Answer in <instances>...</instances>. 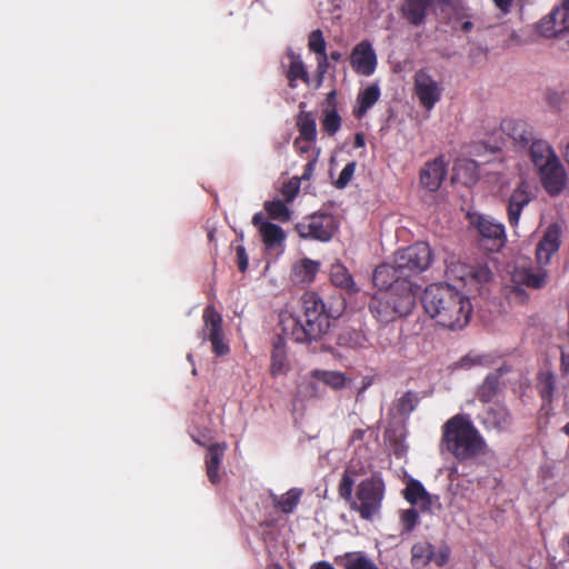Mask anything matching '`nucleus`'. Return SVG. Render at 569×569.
Masks as SVG:
<instances>
[{"label": "nucleus", "instance_id": "1", "mask_svg": "<svg viewBox=\"0 0 569 569\" xmlns=\"http://www.w3.org/2000/svg\"><path fill=\"white\" fill-rule=\"evenodd\" d=\"M399 263L379 264L372 274L379 291L371 298L369 309L382 323H389L411 313L421 287L401 274Z\"/></svg>", "mask_w": 569, "mask_h": 569}, {"label": "nucleus", "instance_id": "2", "mask_svg": "<svg viewBox=\"0 0 569 569\" xmlns=\"http://www.w3.org/2000/svg\"><path fill=\"white\" fill-rule=\"evenodd\" d=\"M421 301L425 311L443 328L461 330L470 321L472 305L469 297L449 283L428 286Z\"/></svg>", "mask_w": 569, "mask_h": 569}, {"label": "nucleus", "instance_id": "3", "mask_svg": "<svg viewBox=\"0 0 569 569\" xmlns=\"http://www.w3.org/2000/svg\"><path fill=\"white\" fill-rule=\"evenodd\" d=\"M301 308L300 317L289 316L282 320L283 332L299 343L319 341L328 333L332 315L315 291L302 295Z\"/></svg>", "mask_w": 569, "mask_h": 569}, {"label": "nucleus", "instance_id": "4", "mask_svg": "<svg viewBox=\"0 0 569 569\" xmlns=\"http://www.w3.org/2000/svg\"><path fill=\"white\" fill-rule=\"evenodd\" d=\"M441 431V451L446 450L459 462L473 460L487 452V442L469 415H455L442 425Z\"/></svg>", "mask_w": 569, "mask_h": 569}, {"label": "nucleus", "instance_id": "5", "mask_svg": "<svg viewBox=\"0 0 569 569\" xmlns=\"http://www.w3.org/2000/svg\"><path fill=\"white\" fill-rule=\"evenodd\" d=\"M355 473L350 467L343 471L338 486L339 497L348 502L351 510L358 512L361 519L372 520L381 510L386 491L385 482L380 476L373 475L363 479L357 486L356 495L352 496Z\"/></svg>", "mask_w": 569, "mask_h": 569}, {"label": "nucleus", "instance_id": "6", "mask_svg": "<svg viewBox=\"0 0 569 569\" xmlns=\"http://www.w3.org/2000/svg\"><path fill=\"white\" fill-rule=\"evenodd\" d=\"M446 276L451 281H457L468 292L478 291L491 278V271L487 266L467 264L452 258L447 262Z\"/></svg>", "mask_w": 569, "mask_h": 569}, {"label": "nucleus", "instance_id": "7", "mask_svg": "<svg viewBox=\"0 0 569 569\" xmlns=\"http://www.w3.org/2000/svg\"><path fill=\"white\" fill-rule=\"evenodd\" d=\"M401 274L411 280L412 277L427 270L432 262V251L428 243L416 242L395 253Z\"/></svg>", "mask_w": 569, "mask_h": 569}, {"label": "nucleus", "instance_id": "8", "mask_svg": "<svg viewBox=\"0 0 569 569\" xmlns=\"http://www.w3.org/2000/svg\"><path fill=\"white\" fill-rule=\"evenodd\" d=\"M338 226L330 213H313L295 226V230L302 239H312L321 242L329 241Z\"/></svg>", "mask_w": 569, "mask_h": 569}, {"label": "nucleus", "instance_id": "9", "mask_svg": "<svg viewBox=\"0 0 569 569\" xmlns=\"http://www.w3.org/2000/svg\"><path fill=\"white\" fill-rule=\"evenodd\" d=\"M470 223L478 233L480 247L489 252H498L506 244L505 227L489 218L478 214L470 217Z\"/></svg>", "mask_w": 569, "mask_h": 569}, {"label": "nucleus", "instance_id": "10", "mask_svg": "<svg viewBox=\"0 0 569 569\" xmlns=\"http://www.w3.org/2000/svg\"><path fill=\"white\" fill-rule=\"evenodd\" d=\"M203 328L200 332L202 340L211 342L212 352L216 356H224L230 351L229 345L224 342L222 329V316L217 311L214 306L209 305L202 313Z\"/></svg>", "mask_w": 569, "mask_h": 569}, {"label": "nucleus", "instance_id": "11", "mask_svg": "<svg viewBox=\"0 0 569 569\" xmlns=\"http://www.w3.org/2000/svg\"><path fill=\"white\" fill-rule=\"evenodd\" d=\"M413 89L420 104L431 110L441 98V88L426 69H420L413 77Z\"/></svg>", "mask_w": 569, "mask_h": 569}, {"label": "nucleus", "instance_id": "12", "mask_svg": "<svg viewBox=\"0 0 569 569\" xmlns=\"http://www.w3.org/2000/svg\"><path fill=\"white\" fill-rule=\"evenodd\" d=\"M377 64V54L369 40H362L353 47L350 54V66L356 73L370 77L375 73Z\"/></svg>", "mask_w": 569, "mask_h": 569}, {"label": "nucleus", "instance_id": "13", "mask_svg": "<svg viewBox=\"0 0 569 569\" xmlns=\"http://www.w3.org/2000/svg\"><path fill=\"white\" fill-rule=\"evenodd\" d=\"M562 228L559 223L549 224L536 247V259L540 266H547L561 246Z\"/></svg>", "mask_w": 569, "mask_h": 569}, {"label": "nucleus", "instance_id": "14", "mask_svg": "<svg viewBox=\"0 0 569 569\" xmlns=\"http://www.w3.org/2000/svg\"><path fill=\"white\" fill-rule=\"evenodd\" d=\"M541 184L550 196L560 194L567 186L566 169L559 158L538 169Z\"/></svg>", "mask_w": 569, "mask_h": 569}, {"label": "nucleus", "instance_id": "15", "mask_svg": "<svg viewBox=\"0 0 569 569\" xmlns=\"http://www.w3.org/2000/svg\"><path fill=\"white\" fill-rule=\"evenodd\" d=\"M533 198L535 194L531 191L529 182L525 179L520 180L508 199L507 214L511 227L518 226L523 208L528 206Z\"/></svg>", "mask_w": 569, "mask_h": 569}, {"label": "nucleus", "instance_id": "16", "mask_svg": "<svg viewBox=\"0 0 569 569\" xmlns=\"http://www.w3.org/2000/svg\"><path fill=\"white\" fill-rule=\"evenodd\" d=\"M511 371V367L503 363L493 372L486 376L483 381L476 389V398L482 402L488 403L492 401L499 393L501 383L500 379L503 375Z\"/></svg>", "mask_w": 569, "mask_h": 569}, {"label": "nucleus", "instance_id": "17", "mask_svg": "<svg viewBox=\"0 0 569 569\" xmlns=\"http://www.w3.org/2000/svg\"><path fill=\"white\" fill-rule=\"evenodd\" d=\"M447 174L446 163L442 157L429 161L420 171V183L429 191H437Z\"/></svg>", "mask_w": 569, "mask_h": 569}, {"label": "nucleus", "instance_id": "18", "mask_svg": "<svg viewBox=\"0 0 569 569\" xmlns=\"http://www.w3.org/2000/svg\"><path fill=\"white\" fill-rule=\"evenodd\" d=\"M480 421L486 429L503 432L512 425V416L505 405H496L485 411Z\"/></svg>", "mask_w": 569, "mask_h": 569}, {"label": "nucleus", "instance_id": "19", "mask_svg": "<svg viewBox=\"0 0 569 569\" xmlns=\"http://www.w3.org/2000/svg\"><path fill=\"white\" fill-rule=\"evenodd\" d=\"M501 129L520 148L528 147L533 140L532 127L523 120H503Z\"/></svg>", "mask_w": 569, "mask_h": 569}, {"label": "nucleus", "instance_id": "20", "mask_svg": "<svg viewBox=\"0 0 569 569\" xmlns=\"http://www.w3.org/2000/svg\"><path fill=\"white\" fill-rule=\"evenodd\" d=\"M227 450L226 442H216L208 447L204 457L206 473L212 485L220 482V466Z\"/></svg>", "mask_w": 569, "mask_h": 569}, {"label": "nucleus", "instance_id": "21", "mask_svg": "<svg viewBox=\"0 0 569 569\" xmlns=\"http://www.w3.org/2000/svg\"><path fill=\"white\" fill-rule=\"evenodd\" d=\"M433 0H406L401 7L402 17L412 26H420L425 22L427 11Z\"/></svg>", "mask_w": 569, "mask_h": 569}, {"label": "nucleus", "instance_id": "22", "mask_svg": "<svg viewBox=\"0 0 569 569\" xmlns=\"http://www.w3.org/2000/svg\"><path fill=\"white\" fill-rule=\"evenodd\" d=\"M290 370L287 358L286 342L282 337L278 336L272 345L270 375L276 378L284 376Z\"/></svg>", "mask_w": 569, "mask_h": 569}, {"label": "nucleus", "instance_id": "23", "mask_svg": "<svg viewBox=\"0 0 569 569\" xmlns=\"http://www.w3.org/2000/svg\"><path fill=\"white\" fill-rule=\"evenodd\" d=\"M529 154L537 170L558 159L552 147L542 139H533L529 143Z\"/></svg>", "mask_w": 569, "mask_h": 569}, {"label": "nucleus", "instance_id": "24", "mask_svg": "<svg viewBox=\"0 0 569 569\" xmlns=\"http://www.w3.org/2000/svg\"><path fill=\"white\" fill-rule=\"evenodd\" d=\"M403 498L412 506L420 505L423 509L431 506V496L417 479H410L403 490Z\"/></svg>", "mask_w": 569, "mask_h": 569}, {"label": "nucleus", "instance_id": "25", "mask_svg": "<svg viewBox=\"0 0 569 569\" xmlns=\"http://www.w3.org/2000/svg\"><path fill=\"white\" fill-rule=\"evenodd\" d=\"M319 269L318 261L308 258L301 259L292 267V280L296 283H310L315 280Z\"/></svg>", "mask_w": 569, "mask_h": 569}, {"label": "nucleus", "instance_id": "26", "mask_svg": "<svg viewBox=\"0 0 569 569\" xmlns=\"http://www.w3.org/2000/svg\"><path fill=\"white\" fill-rule=\"evenodd\" d=\"M260 236L267 250L283 248L286 232L280 226L272 222L263 223L260 226Z\"/></svg>", "mask_w": 569, "mask_h": 569}, {"label": "nucleus", "instance_id": "27", "mask_svg": "<svg viewBox=\"0 0 569 569\" xmlns=\"http://www.w3.org/2000/svg\"><path fill=\"white\" fill-rule=\"evenodd\" d=\"M380 89L378 84H370L358 94V107L355 108L353 114L357 119H361L367 111L379 100Z\"/></svg>", "mask_w": 569, "mask_h": 569}, {"label": "nucleus", "instance_id": "28", "mask_svg": "<svg viewBox=\"0 0 569 569\" xmlns=\"http://www.w3.org/2000/svg\"><path fill=\"white\" fill-rule=\"evenodd\" d=\"M330 279L336 287L346 290L348 293H356L359 290L348 269L341 263L331 266Z\"/></svg>", "mask_w": 569, "mask_h": 569}, {"label": "nucleus", "instance_id": "29", "mask_svg": "<svg viewBox=\"0 0 569 569\" xmlns=\"http://www.w3.org/2000/svg\"><path fill=\"white\" fill-rule=\"evenodd\" d=\"M302 490L298 488H291L281 496L272 495L273 507L282 511L283 513H292L300 502Z\"/></svg>", "mask_w": 569, "mask_h": 569}, {"label": "nucleus", "instance_id": "30", "mask_svg": "<svg viewBox=\"0 0 569 569\" xmlns=\"http://www.w3.org/2000/svg\"><path fill=\"white\" fill-rule=\"evenodd\" d=\"M299 138L311 143L317 138L316 119L311 112L301 111L297 118Z\"/></svg>", "mask_w": 569, "mask_h": 569}, {"label": "nucleus", "instance_id": "31", "mask_svg": "<svg viewBox=\"0 0 569 569\" xmlns=\"http://www.w3.org/2000/svg\"><path fill=\"white\" fill-rule=\"evenodd\" d=\"M290 59V66L286 74L289 81V87L296 88V81L298 79L302 80L306 84H309L310 77L300 57L291 53Z\"/></svg>", "mask_w": 569, "mask_h": 569}, {"label": "nucleus", "instance_id": "32", "mask_svg": "<svg viewBox=\"0 0 569 569\" xmlns=\"http://www.w3.org/2000/svg\"><path fill=\"white\" fill-rule=\"evenodd\" d=\"M433 557V545L430 542H417L411 548V563L422 568L429 565Z\"/></svg>", "mask_w": 569, "mask_h": 569}, {"label": "nucleus", "instance_id": "33", "mask_svg": "<svg viewBox=\"0 0 569 569\" xmlns=\"http://www.w3.org/2000/svg\"><path fill=\"white\" fill-rule=\"evenodd\" d=\"M545 99L548 106L555 111H561L569 104V87L548 88L545 92Z\"/></svg>", "mask_w": 569, "mask_h": 569}, {"label": "nucleus", "instance_id": "34", "mask_svg": "<svg viewBox=\"0 0 569 569\" xmlns=\"http://www.w3.org/2000/svg\"><path fill=\"white\" fill-rule=\"evenodd\" d=\"M419 401L420 398L416 391H406L395 402L397 415L403 418H408L409 415L417 409Z\"/></svg>", "mask_w": 569, "mask_h": 569}, {"label": "nucleus", "instance_id": "35", "mask_svg": "<svg viewBox=\"0 0 569 569\" xmlns=\"http://www.w3.org/2000/svg\"><path fill=\"white\" fill-rule=\"evenodd\" d=\"M561 27L558 16H555L553 9L548 16L540 20L538 24V32L546 38H553L566 32V29H562Z\"/></svg>", "mask_w": 569, "mask_h": 569}, {"label": "nucleus", "instance_id": "36", "mask_svg": "<svg viewBox=\"0 0 569 569\" xmlns=\"http://www.w3.org/2000/svg\"><path fill=\"white\" fill-rule=\"evenodd\" d=\"M345 569H379L363 552H347L343 556Z\"/></svg>", "mask_w": 569, "mask_h": 569}, {"label": "nucleus", "instance_id": "37", "mask_svg": "<svg viewBox=\"0 0 569 569\" xmlns=\"http://www.w3.org/2000/svg\"><path fill=\"white\" fill-rule=\"evenodd\" d=\"M457 365L461 369H471L476 366L491 367L493 365V358L490 355L470 351L462 357Z\"/></svg>", "mask_w": 569, "mask_h": 569}, {"label": "nucleus", "instance_id": "38", "mask_svg": "<svg viewBox=\"0 0 569 569\" xmlns=\"http://www.w3.org/2000/svg\"><path fill=\"white\" fill-rule=\"evenodd\" d=\"M548 272L545 269H540L538 272L531 270H523L518 273L519 281L532 289H541L546 286Z\"/></svg>", "mask_w": 569, "mask_h": 569}, {"label": "nucleus", "instance_id": "39", "mask_svg": "<svg viewBox=\"0 0 569 569\" xmlns=\"http://www.w3.org/2000/svg\"><path fill=\"white\" fill-rule=\"evenodd\" d=\"M318 380L333 389H342L346 386V376L339 371L316 370L312 373Z\"/></svg>", "mask_w": 569, "mask_h": 569}, {"label": "nucleus", "instance_id": "40", "mask_svg": "<svg viewBox=\"0 0 569 569\" xmlns=\"http://www.w3.org/2000/svg\"><path fill=\"white\" fill-rule=\"evenodd\" d=\"M264 210L272 219L280 221H288L290 219V211L282 200L267 201L264 203Z\"/></svg>", "mask_w": 569, "mask_h": 569}, {"label": "nucleus", "instance_id": "41", "mask_svg": "<svg viewBox=\"0 0 569 569\" xmlns=\"http://www.w3.org/2000/svg\"><path fill=\"white\" fill-rule=\"evenodd\" d=\"M321 124L325 132L335 136L341 127V117L336 109H326L323 110Z\"/></svg>", "mask_w": 569, "mask_h": 569}, {"label": "nucleus", "instance_id": "42", "mask_svg": "<svg viewBox=\"0 0 569 569\" xmlns=\"http://www.w3.org/2000/svg\"><path fill=\"white\" fill-rule=\"evenodd\" d=\"M367 342L366 337L357 330H347L339 336V345L350 348L363 347Z\"/></svg>", "mask_w": 569, "mask_h": 569}, {"label": "nucleus", "instance_id": "43", "mask_svg": "<svg viewBox=\"0 0 569 569\" xmlns=\"http://www.w3.org/2000/svg\"><path fill=\"white\" fill-rule=\"evenodd\" d=\"M539 395L545 402L550 403L552 401L555 391V379L552 375H546L539 380L538 385Z\"/></svg>", "mask_w": 569, "mask_h": 569}, {"label": "nucleus", "instance_id": "44", "mask_svg": "<svg viewBox=\"0 0 569 569\" xmlns=\"http://www.w3.org/2000/svg\"><path fill=\"white\" fill-rule=\"evenodd\" d=\"M308 48L310 51L315 52L317 56L327 53L326 52V41L320 29L313 30L309 34L308 39Z\"/></svg>", "mask_w": 569, "mask_h": 569}, {"label": "nucleus", "instance_id": "45", "mask_svg": "<svg viewBox=\"0 0 569 569\" xmlns=\"http://www.w3.org/2000/svg\"><path fill=\"white\" fill-rule=\"evenodd\" d=\"M357 163L356 161L348 162L343 169L341 170L337 181L336 187L338 189H343L348 186V183L351 181L355 171H356Z\"/></svg>", "mask_w": 569, "mask_h": 569}, {"label": "nucleus", "instance_id": "46", "mask_svg": "<svg viewBox=\"0 0 569 569\" xmlns=\"http://www.w3.org/2000/svg\"><path fill=\"white\" fill-rule=\"evenodd\" d=\"M555 16H558L561 28L569 31V0H563L560 7L555 8Z\"/></svg>", "mask_w": 569, "mask_h": 569}, {"label": "nucleus", "instance_id": "47", "mask_svg": "<svg viewBox=\"0 0 569 569\" xmlns=\"http://www.w3.org/2000/svg\"><path fill=\"white\" fill-rule=\"evenodd\" d=\"M418 511L415 508L407 509L401 515V522L407 531H411L418 522Z\"/></svg>", "mask_w": 569, "mask_h": 569}, {"label": "nucleus", "instance_id": "48", "mask_svg": "<svg viewBox=\"0 0 569 569\" xmlns=\"http://www.w3.org/2000/svg\"><path fill=\"white\" fill-rule=\"evenodd\" d=\"M450 558V549L448 547L441 548L438 552L433 551L432 560L438 567H443L448 563Z\"/></svg>", "mask_w": 569, "mask_h": 569}, {"label": "nucleus", "instance_id": "49", "mask_svg": "<svg viewBox=\"0 0 569 569\" xmlns=\"http://www.w3.org/2000/svg\"><path fill=\"white\" fill-rule=\"evenodd\" d=\"M236 254H237V263H238L239 270L241 272L247 271L248 264H249V259H248L246 248L243 246L237 247Z\"/></svg>", "mask_w": 569, "mask_h": 569}, {"label": "nucleus", "instance_id": "50", "mask_svg": "<svg viewBox=\"0 0 569 569\" xmlns=\"http://www.w3.org/2000/svg\"><path fill=\"white\" fill-rule=\"evenodd\" d=\"M462 18H468V20L461 21L460 27H459L460 30L466 33L470 32L473 28V23L469 20L470 17L465 13L460 14L459 11H457L455 18L451 19V21L453 23V29H457L456 23H458L460 20H462Z\"/></svg>", "mask_w": 569, "mask_h": 569}, {"label": "nucleus", "instance_id": "51", "mask_svg": "<svg viewBox=\"0 0 569 569\" xmlns=\"http://www.w3.org/2000/svg\"><path fill=\"white\" fill-rule=\"evenodd\" d=\"M317 61H318L317 72L319 76V82H321L323 74L328 71V68H329L327 53L317 56Z\"/></svg>", "mask_w": 569, "mask_h": 569}, {"label": "nucleus", "instance_id": "52", "mask_svg": "<svg viewBox=\"0 0 569 569\" xmlns=\"http://www.w3.org/2000/svg\"><path fill=\"white\" fill-rule=\"evenodd\" d=\"M281 192L287 201H291L298 192V187L292 186L291 183H288V184L283 186Z\"/></svg>", "mask_w": 569, "mask_h": 569}, {"label": "nucleus", "instance_id": "53", "mask_svg": "<svg viewBox=\"0 0 569 569\" xmlns=\"http://www.w3.org/2000/svg\"><path fill=\"white\" fill-rule=\"evenodd\" d=\"M492 2L502 13L510 12L512 0H492Z\"/></svg>", "mask_w": 569, "mask_h": 569}, {"label": "nucleus", "instance_id": "54", "mask_svg": "<svg viewBox=\"0 0 569 569\" xmlns=\"http://www.w3.org/2000/svg\"><path fill=\"white\" fill-rule=\"evenodd\" d=\"M440 3L452 8L456 12L462 9L461 0H440Z\"/></svg>", "mask_w": 569, "mask_h": 569}, {"label": "nucleus", "instance_id": "55", "mask_svg": "<svg viewBox=\"0 0 569 569\" xmlns=\"http://www.w3.org/2000/svg\"><path fill=\"white\" fill-rule=\"evenodd\" d=\"M310 569H335L328 561H318L311 565Z\"/></svg>", "mask_w": 569, "mask_h": 569}, {"label": "nucleus", "instance_id": "56", "mask_svg": "<svg viewBox=\"0 0 569 569\" xmlns=\"http://www.w3.org/2000/svg\"><path fill=\"white\" fill-rule=\"evenodd\" d=\"M366 144L365 136L361 132L356 133L353 147L355 148H362Z\"/></svg>", "mask_w": 569, "mask_h": 569}, {"label": "nucleus", "instance_id": "57", "mask_svg": "<svg viewBox=\"0 0 569 569\" xmlns=\"http://www.w3.org/2000/svg\"><path fill=\"white\" fill-rule=\"evenodd\" d=\"M336 91L332 90L327 94V103L331 107V109H336L337 100H336Z\"/></svg>", "mask_w": 569, "mask_h": 569}, {"label": "nucleus", "instance_id": "58", "mask_svg": "<svg viewBox=\"0 0 569 569\" xmlns=\"http://www.w3.org/2000/svg\"><path fill=\"white\" fill-rule=\"evenodd\" d=\"M268 221H263V217H262V213H256L253 217H252V224L254 227H257L259 230H260V226L263 224V223H267Z\"/></svg>", "mask_w": 569, "mask_h": 569}, {"label": "nucleus", "instance_id": "59", "mask_svg": "<svg viewBox=\"0 0 569 569\" xmlns=\"http://www.w3.org/2000/svg\"><path fill=\"white\" fill-rule=\"evenodd\" d=\"M363 436H365V430H362V429H355L352 431V435H351V440L352 441L362 440Z\"/></svg>", "mask_w": 569, "mask_h": 569}, {"label": "nucleus", "instance_id": "60", "mask_svg": "<svg viewBox=\"0 0 569 569\" xmlns=\"http://www.w3.org/2000/svg\"><path fill=\"white\" fill-rule=\"evenodd\" d=\"M300 138L296 139L295 146L299 149L300 152H308L310 150V143L308 142L306 146H300Z\"/></svg>", "mask_w": 569, "mask_h": 569}, {"label": "nucleus", "instance_id": "61", "mask_svg": "<svg viewBox=\"0 0 569 569\" xmlns=\"http://www.w3.org/2000/svg\"><path fill=\"white\" fill-rule=\"evenodd\" d=\"M313 161H310L306 164V172L303 173V178H307L310 174L313 169Z\"/></svg>", "mask_w": 569, "mask_h": 569}, {"label": "nucleus", "instance_id": "62", "mask_svg": "<svg viewBox=\"0 0 569 569\" xmlns=\"http://www.w3.org/2000/svg\"><path fill=\"white\" fill-rule=\"evenodd\" d=\"M341 58H342V54H341V52H339V51H332V52L330 53V59H331L332 61H339Z\"/></svg>", "mask_w": 569, "mask_h": 569}, {"label": "nucleus", "instance_id": "63", "mask_svg": "<svg viewBox=\"0 0 569 569\" xmlns=\"http://www.w3.org/2000/svg\"><path fill=\"white\" fill-rule=\"evenodd\" d=\"M562 366L565 367L566 371H569V361H567L566 357L562 355Z\"/></svg>", "mask_w": 569, "mask_h": 569}, {"label": "nucleus", "instance_id": "64", "mask_svg": "<svg viewBox=\"0 0 569 569\" xmlns=\"http://www.w3.org/2000/svg\"><path fill=\"white\" fill-rule=\"evenodd\" d=\"M563 432L569 436V422L562 428Z\"/></svg>", "mask_w": 569, "mask_h": 569}]
</instances>
